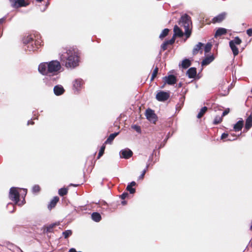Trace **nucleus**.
Masks as SVG:
<instances>
[{"label":"nucleus","instance_id":"obj_1","mask_svg":"<svg viewBox=\"0 0 252 252\" xmlns=\"http://www.w3.org/2000/svg\"><path fill=\"white\" fill-rule=\"evenodd\" d=\"M59 56L63 65L67 68L73 69L79 64V57L74 49L63 48L59 53Z\"/></svg>","mask_w":252,"mask_h":252},{"label":"nucleus","instance_id":"obj_2","mask_svg":"<svg viewBox=\"0 0 252 252\" xmlns=\"http://www.w3.org/2000/svg\"><path fill=\"white\" fill-rule=\"evenodd\" d=\"M61 68L60 62L57 60H53L49 62L42 63L39 64L38 67V71L44 75H50L56 74Z\"/></svg>","mask_w":252,"mask_h":252},{"label":"nucleus","instance_id":"obj_3","mask_svg":"<svg viewBox=\"0 0 252 252\" xmlns=\"http://www.w3.org/2000/svg\"><path fill=\"white\" fill-rule=\"evenodd\" d=\"M24 49L26 51H35L40 46L41 42L39 40H34L32 35H28L23 39Z\"/></svg>","mask_w":252,"mask_h":252},{"label":"nucleus","instance_id":"obj_4","mask_svg":"<svg viewBox=\"0 0 252 252\" xmlns=\"http://www.w3.org/2000/svg\"><path fill=\"white\" fill-rule=\"evenodd\" d=\"M190 17L187 14L183 15L179 21V24L183 27L185 29V34L187 38H189L191 34V32L190 29V26L191 25Z\"/></svg>","mask_w":252,"mask_h":252},{"label":"nucleus","instance_id":"obj_5","mask_svg":"<svg viewBox=\"0 0 252 252\" xmlns=\"http://www.w3.org/2000/svg\"><path fill=\"white\" fill-rule=\"evenodd\" d=\"M19 196L20 193L17 189L15 187L11 188L9 193V197L10 199L13 201L15 204H18L19 206H22L25 202V199H23L21 203H19Z\"/></svg>","mask_w":252,"mask_h":252},{"label":"nucleus","instance_id":"obj_6","mask_svg":"<svg viewBox=\"0 0 252 252\" xmlns=\"http://www.w3.org/2000/svg\"><path fill=\"white\" fill-rule=\"evenodd\" d=\"M170 97V94L168 92L160 91L156 96L157 100L160 102H164L167 100Z\"/></svg>","mask_w":252,"mask_h":252},{"label":"nucleus","instance_id":"obj_7","mask_svg":"<svg viewBox=\"0 0 252 252\" xmlns=\"http://www.w3.org/2000/svg\"><path fill=\"white\" fill-rule=\"evenodd\" d=\"M10 1L12 6L14 8L26 6L28 5L25 0H10Z\"/></svg>","mask_w":252,"mask_h":252},{"label":"nucleus","instance_id":"obj_8","mask_svg":"<svg viewBox=\"0 0 252 252\" xmlns=\"http://www.w3.org/2000/svg\"><path fill=\"white\" fill-rule=\"evenodd\" d=\"M133 155L132 152L129 149H125L122 150L120 152L121 158L128 159L132 157Z\"/></svg>","mask_w":252,"mask_h":252},{"label":"nucleus","instance_id":"obj_9","mask_svg":"<svg viewBox=\"0 0 252 252\" xmlns=\"http://www.w3.org/2000/svg\"><path fill=\"white\" fill-rule=\"evenodd\" d=\"M145 115L147 119L150 121L155 122L156 121V115L153 110L149 108L147 109Z\"/></svg>","mask_w":252,"mask_h":252},{"label":"nucleus","instance_id":"obj_10","mask_svg":"<svg viewBox=\"0 0 252 252\" xmlns=\"http://www.w3.org/2000/svg\"><path fill=\"white\" fill-rule=\"evenodd\" d=\"M163 79L166 83L170 85L175 84L177 81L176 77L173 75H169L167 76H165Z\"/></svg>","mask_w":252,"mask_h":252},{"label":"nucleus","instance_id":"obj_11","mask_svg":"<svg viewBox=\"0 0 252 252\" xmlns=\"http://www.w3.org/2000/svg\"><path fill=\"white\" fill-rule=\"evenodd\" d=\"M226 13L222 12L212 19V22L213 23H220L222 22L226 17Z\"/></svg>","mask_w":252,"mask_h":252},{"label":"nucleus","instance_id":"obj_12","mask_svg":"<svg viewBox=\"0 0 252 252\" xmlns=\"http://www.w3.org/2000/svg\"><path fill=\"white\" fill-rule=\"evenodd\" d=\"M84 84V81L81 79H76L73 82L74 89L77 92L80 90Z\"/></svg>","mask_w":252,"mask_h":252},{"label":"nucleus","instance_id":"obj_13","mask_svg":"<svg viewBox=\"0 0 252 252\" xmlns=\"http://www.w3.org/2000/svg\"><path fill=\"white\" fill-rule=\"evenodd\" d=\"M64 90L63 87L61 85H58L54 88V93L56 95H60L63 94Z\"/></svg>","mask_w":252,"mask_h":252},{"label":"nucleus","instance_id":"obj_14","mask_svg":"<svg viewBox=\"0 0 252 252\" xmlns=\"http://www.w3.org/2000/svg\"><path fill=\"white\" fill-rule=\"evenodd\" d=\"M244 126V121L242 118H240L233 126V130L235 131H239L241 130Z\"/></svg>","mask_w":252,"mask_h":252},{"label":"nucleus","instance_id":"obj_15","mask_svg":"<svg viewBox=\"0 0 252 252\" xmlns=\"http://www.w3.org/2000/svg\"><path fill=\"white\" fill-rule=\"evenodd\" d=\"M252 126V115H250L246 119L244 131H248Z\"/></svg>","mask_w":252,"mask_h":252},{"label":"nucleus","instance_id":"obj_16","mask_svg":"<svg viewBox=\"0 0 252 252\" xmlns=\"http://www.w3.org/2000/svg\"><path fill=\"white\" fill-rule=\"evenodd\" d=\"M204 46V44L202 43L201 42H198V44H197L193 48L192 50V54L193 55H196L198 54L199 51H200V52L202 53V47Z\"/></svg>","mask_w":252,"mask_h":252},{"label":"nucleus","instance_id":"obj_17","mask_svg":"<svg viewBox=\"0 0 252 252\" xmlns=\"http://www.w3.org/2000/svg\"><path fill=\"white\" fill-rule=\"evenodd\" d=\"M215 59L214 55H212L206 57L201 63L202 65H207L212 62Z\"/></svg>","mask_w":252,"mask_h":252},{"label":"nucleus","instance_id":"obj_18","mask_svg":"<svg viewBox=\"0 0 252 252\" xmlns=\"http://www.w3.org/2000/svg\"><path fill=\"white\" fill-rule=\"evenodd\" d=\"M187 74L189 78H193L196 75V69L195 67H190L187 71Z\"/></svg>","mask_w":252,"mask_h":252},{"label":"nucleus","instance_id":"obj_19","mask_svg":"<svg viewBox=\"0 0 252 252\" xmlns=\"http://www.w3.org/2000/svg\"><path fill=\"white\" fill-rule=\"evenodd\" d=\"M59 200V198L58 196H55L50 202L49 204L48 205V208L49 210H51L52 208H54L56 205L57 202Z\"/></svg>","mask_w":252,"mask_h":252},{"label":"nucleus","instance_id":"obj_20","mask_svg":"<svg viewBox=\"0 0 252 252\" xmlns=\"http://www.w3.org/2000/svg\"><path fill=\"white\" fill-rule=\"evenodd\" d=\"M229 46L232 51L234 56H236L239 54L238 48L237 47L236 45L233 44L232 41H229Z\"/></svg>","mask_w":252,"mask_h":252},{"label":"nucleus","instance_id":"obj_21","mask_svg":"<svg viewBox=\"0 0 252 252\" xmlns=\"http://www.w3.org/2000/svg\"><path fill=\"white\" fill-rule=\"evenodd\" d=\"M174 34L173 36H174L175 37L176 36L182 37L183 36L184 34L182 30L177 25H175L174 27Z\"/></svg>","mask_w":252,"mask_h":252},{"label":"nucleus","instance_id":"obj_22","mask_svg":"<svg viewBox=\"0 0 252 252\" xmlns=\"http://www.w3.org/2000/svg\"><path fill=\"white\" fill-rule=\"evenodd\" d=\"M227 30L225 28H219L216 32L215 36L218 37L222 35H224L226 33Z\"/></svg>","mask_w":252,"mask_h":252},{"label":"nucleus","instance_id":"obj_23","mask_svg":"<svg viewBox=\"0 0 252 252\" xmlns=\"http://www.w3.org/2000/svg\"><path fill=\"white\" fill-rule=\"evenodd\" d=\"M91 218L95 222H99L100 221L101 219L100 214L97 212L93 213L91 215Z\"/></svg>","mask_w":252,"mask_h":252},{"label":"nucleus","instance_id":"obj_24","mask_svg":"<svg viewBox=\"0 0 252 252\" xmlns=\"http://www.w3.org/2000/svg\"><path fill=\"white\" fill-rule=\"evenodd\" d=\"M119 133V132H114L111 134L105 142V144H111Z\"/></svg>","mask_w":252,"mask_h":252},{"label":"nucleus","instance_id":"obj_25","mask_svg":"<svg viewBox=\"0 0 252 252\" xmlns=\"http://www.w3.org/2000/svg\"><path fill=\"white\" fill-rule=\"evenodd\" d=\"M191 65L190 61L188 59H184L182 63V66L183 68L186 69Z\"/></svg>","mask_w":252,"mask_h":252},{"label":"nucleus","instance_id":"obj_26","mask_svg":"<svg viewBox=\"0 0 252 252\" xmlns=\"http://www.w3.org/2000/svg\"><path fill=\"white\" fill-rule=\"evenodd\" d=\"M207 109L208 108L206 106L202 107L197 115V118H201L207 111Z\"/></svg>","mask_w":252,"mask_h":252},{"label":"nucleus","instance_id":"obj_27","mask_svg":"<svg viewBox=\"0 0 252 252\" xmlns=\"http://www.w3.org/2000/svg\"><path fill=\"white\" fill-rule=\"evenodd\" d=\"M169 29H164L161 33L160 34L159 36V38L160 39H163L164 37H165L168 33L169 32Z\"/></svg>","mask_w":252,"mask_h":252},{"label":"nucleus","instance_id":"obj_28","mask_svg":"<svg viewBox=\"0 0 252 252\" xmlns=\"http://www.w3.org/2000/svg\"><path fill=\"white\" fill-rule=\"evenodd\" d=\"M67 191H68L67 189L61 188L59 189L58 193L60 196H63L67 193Z\"/></svg>","mask_w":252,"mask_h":252},{"label":"nucleus","instance_id":"obj_29","mask_svg":"<svg viewBox=\"0 0 252 252\" xmlns=\"http://www.w3.org/2000/svg\"><path fill=\"white\" fill-rule=\"evenodd\" d=\"M230 41H232L233 44L234 45H240L242 43L241 39L238 37H235L233 40H230Z\"/></svg>","mask_w":252,"mask_h":252},{"label":"nucleus","instance_id":"obj_30","mask_svg":"<svg viewBox=\"0 0 252 252\" xmlns=\"http://www.w3.org/2000/svg\"><path fill=\"white\" fill-rule=\"evenodd\" d=\"M149 165H150V163H147V165H146V166L145 168L142 171V173L139 176L138 179L139 180L143 179V178L144 177V175H145L147 170H148V168Z\"/></svg>","mask_w":252,"mask_h":252},{"label":"nucleus","instance_id":"obj_31","mask_svg":"<svg viewBox=\"0 0 252 252\" xmlns=\"http://www.w3.org/2000/svg\"><path fill=\"white\" fill-rule=\"evenodd\" d=\"M55 225L56 224L55 223L49 225L46 227V230H44V231L47 233L52 232L53 231V229Z\"/></svg>","mask_w":252,"mask_h":252},{"label":"nucleus","instance_id":"obj_32","mask_svg":"<svg viewBox=\"0 0 252 252\" xmlns=\"http://www.w3.org/2000/svg\"><path fill=\"white\" fill-rule=\"evenodd\" d=\"M222 116L220 117L219 116H217L214 120L213 124L214 125H218L220 124L222 121Z\"/></svg>","mask_w":252,"mask_h":252},{"label":"nucleus","instance_id":"obj_33","mask_svg":"<svg viewBox=\"0 0 252 252\" xmlns=\"http://www.w3.org/2000/svg\"><path fill=\"white\" fill-rule=\"evenodd\" d=\"M105 149V146L104 145V144H103L101 147V148L99 150V153L98 154V156H97V158H99L103 155V154H104Z\"/></svg>","mask_w":252,"mask_h":252},{"label":"nucleus","instance_id":"obj_34","mask_svg":"<svg viewBox=\"0 0 252 252\" xmlns=\"http://www.w3.org/2000/svg\"><path fill=\"white\" fill-rule=\"evenodd\" d=\"M212 44L210 43H207L204 47V51L206 53L210 51L212 48Z\"/></svg>","mask_w":252,"mask_h":252},{"label":"nucleus","instance_id":"obj_35","mask_svg":"<svg viewBox=\"0 0 252 252\" xmlns=\"http://www.w3.org/2000/svg\"><path fill=\"white\" fill-rule=\"evenodd\" d=\"M72 234V231L71 230H67L63 232V235L64 238H67Z\"/></svg>","mask_w":252,"mask_h":252},{"label":"nucleus","instance_id":"obj_36","mask_svg":"<svg viewBox=\"0 0 252 252\" xmlns=\"http://www.w3.org/2000/svg\"><path fill=\"white\" fill-rule=\"evenodd\" d=\"M158 70V68L157 66L154 69L151 78V81H153L154 78L157 76Z\"/></svg>","mask_w":252,"mask_h":252},{"label":"nucleus","instance_id":"obj_37","mask_svg":"<svg viewBox=\"0 0 252 252\" xmlns=\"http://www.w3.org/2000/svg\"><path fill=\"white\" fill-rule=\"evenodd\" d=\"M40 187L37 185H35L32 187V191L33 193H37L40 191Z\"/></svg>","mask_w":252,"mask_h":252},{"label":"nucleus","instance_id":"obj_38","mask_svg":"<svg viewBox=\"0 0 252 252\" xmlns=\"http://www.w3.org/2000/svg\"><path fill=\"white\" fill-rule=\"evenodd\" d=\"M126 190L129 192L130 194H133L135 192V189L133 188L131 185H127L126 187Z\"/></svg>","mask_w":252,"mask_h":252},{"label":"nucleus","instance_id":"obj_39","mask_svg":"<svg viewBox=\"0 0 252 252\" xmlns=\"http://www.w3.org/2000/svg\"><path fill=\"white\" fill-rule=\"evenodd\" d=\"M185 97H181L180 99V101L181 102L180 103H178L176 105V109H177L178 108H181V107L183 106L184 102Z\"/></svg>","mask_w":252,"mask_h":252},{"label":"nucleus","instance_id":"obj_40","mask_svg":"<svg viewBox=\"0 0 252 252\" xmlns=\"http://www.w3.org/2000/svg\"><path fill=\"white\" fill-rule=\"evenodd\" d=\"M175 40V37H174V36H173V37H172L171 39H170V40H166V41H165V42H167V44L168 45H172L174 43Z\"/></svg>","mask_w":252,"mask_h":252},{"label":"nucleus","instance_id":"obj_41","mask_svg":"<svg viewBox=\"0 0 252 252\" xmlns=\"http://www.w3.org/2000/svg\"><path fill=\"white\" fill-rule=\"evenodd\" d=\"M132 128L135 130L138 133H141V128L139 126L135 125L132 126Z\"/></svg>","mask_w":252,"mask_h":252},{"label":"nucleus","instance_id":"obj_42","mask_svg":"<svg viewBox=\"0 0 252 252\" xmlns=\"http://www.w3.org/2000/svg\"><path fill=\"white\" fill-rule=\"evenodd\" d=\"M7 208L11 207V208H13L12 210H9V212L10 213H13L14 212V205L12 203H8L7 205Z\"/></svg>","mask_w":252,"mask_h":252},{"label":"nucleus","instance_id":"obj_43","mask_svg":"<svg viewBox=\"0 0 252 252\" xmlns=\"http://www.w3.org/2000/svg\"><path fill=\"white\" fill-rule=\"evenodd\" d=\"M167 42H165V41L161 44V48L163 51H164L167 49Z\"/></svg>","mask_w":252,"mask_h":252},{"label":"nucleus","instance_id":"obj_44","mask_svg":"<svg viewBox=\"0 0 252 252\" xmlns=\"http://www.w3.org/2000/svg\"><path fill=\"white\" fill-rule=\"evenodd\" d=\"M229 112V108H227L226 109H225L222 113V115L221 116L223 117L224 116H225V115H226L227 114H228Z\"/></svg>","mask_w":252,"mask_h":252},{"label":"nucleus","instance_id":"obj_45","mask_svg":"<svg viewBox=\"0 0 252 252\" xmlns=\"http://www.w3.org/2000/svg\"><path fill=\"white\" fill-rule=\"evenodd\" d=\"M128 194L127 192H124L121 195V198L122 199H125L127 196Z\"/></svg>","mask_w":252,"mask_h":252},{"label":"nucleus","instance_id":"obj_46","mask_svg":"<svg viewBox=\"0 0 252 252\" xmlns=\"http://www.w3.org/2000/svg\"><path fill=\"white\" fill-rule=\"evenodd\" d=\"M247 33L249 36H252V29L247 30Z\"/></svg>","mask_w":252,"mask_h":252},{"label":"nucleus","instance_id":"obj_47","mask_svg":"<svg viewBox=\"0 0 252 252\" xmlns=\"http://www.w3.org/2000/svg\"><path fill=\"white\" fill-rule=\"evenodd\" d=\"M228 136V134L226 133H223L222 134H221V139H224L226 138H227Z\"/></svg>","mask_w":252,"mask_h":252},{"label":"nucleus","instance_id":"obj_48","mask_svg":"<svg viewBox=\"0 0 252 252\" xmlns=\"http://www.w3.org/2000/svg\"><path fill=\"white\" fill-rule=\"evenodd\" d=\"M128 185H131V186L132 187V186H134L136 185V183L134 181L131 182Z\"/></svg>","mask_w":252,"mask_h":252},{"label":"nucleus","instance_id":"obj_49","mask_svg":"<svg viewBox=\"0 0 252 252\" xmlns=\"http://www.w3.org/2000/svg\"><path fill=\"white\" fill-rule=\"evenodd\" d=\"M5 21V18H2L0 19V25L4 22Z\"/></svg>","mask_w":252,"mask_h":252},{"label":"nucleus","instance_id":"obj_50","mask_svg":"<svg viewBox=\"0 0 252 252\" xmlns=\"http://www.w3.org/2000/svg\"><path fill=\"white\" fill-rule=\"evenodd\" d=\"M33 122H32V120L28 121V123H27L28 125H33Z\"/></svg>","mask_w":252,"mask_h":252},{"label":"nucleus","instance_id":"obj_51","mask_svg":"<svg viewBox=\"0 0 252 252\" xmlns=\"http://www.w3.org/2000/svg\"><path fill=\"white\" fill-rule=\"evenodd\" d=\"M69 252H77L74 248H71L69 250Z\"/></svg>","mask_w":252,"mask_h":252},{"label":"nucleus","instance_id":"obj_52","mask_svg":"<svg viewBox=\"0 0 252 252\" xmlns=\"http://www.w3.org/2000/svg\"><path fill=\"white\" fill-rule=\"evenodd\" d=\"M182 86V83L181 82H180L179 83H178V84H177V87H178V88H180V87H181Z\"/></svg>","mask_w":252,"mask_h":252},{"label":"nucleus","instance_id":"obj_53","mask_svg":"<svg viewBox=\"0 0 252 252\" xmlns=\"http://www.w3.org/2000/svg\"><path fill=\"white\" fill-rule=\"evenodd\" d=\"M236 139V138H229V139H228V140H229V141H233V140H235Z\"/></svg>","mask_w":252,"mask_h":252},{"label":"nucleus","instance_id":"obj_54","mask_svg":"<svg viewBox=\"0 0 252 252\" xmlns=\"http://www.w3.org/2000/svg\"><path fill=\"white\" fill-rule=\"evenodd\" d=\"M24 196H25L27 194V189H24Z\"/></svg>","mask_w":252,"mask_h":252},{"label":"nucleus","instance_id":"obj_55","mask_svg":"<svg viewBox=\"0 0 252 252\" xmlns=\"http://www.w3.org/2000/svg\"><path fill=\"white\" fill-rule=\"evenodd\" d=\"M122 204L123 205H125L126 204V201H122Z\"/></svg>","mask_w":252,"mask_h":252},{"label":"nucleus","instance_id":"obj_56","mask_svg":"<svg viewBox=\"0 0 252 252\" xmlns=\"http://www.w3.org/2000/svg\"><path fill=\"white\" fill-rule=\"evenodd\" d=\"M152 156H153V155H152L150 157L149 159V161H150V160H151Z\"/></svg>","mask_w":252,"mask_h":252},{"label":"nucleus","instance_id":"obj_57","mask_svg":"<svg viewBox=\"0 0 252 252\" xmlns=\"http://www.w3.org/2000/svg\"><path fill=\"white\" fill-rule=\"evenodd\" d=\"M231 136H232L233 137H235L236 136V135H235L234 134H231Z\"/></svg>","mask_w":252,"mask_h":252},{"label":"nucleus","instance_id":"obj_58","mask_svg":"<svg viewBox=\"0 0 252 252\" xmlns=\"http://www.w3.org/2000/svg\"><path fill=\"white\" fill-rule=\"evenodd\" d=\"M36 1L38 2H41L42 1H43V0H36Z\"/></svg>","mask_w":252,"mask_h":252},{"label":"nucleus","instance_id":"obj_59","mask_svg":"<svg viewBox=\"0 0 252 252\" xmlns=\"http://www.w3.org/2000/svg\"><path fill=\"white\" fill-rule=\"evenodd\" d=\"M71 186H74V187H76V185H73L72 184H71Z\"/></svg>","mask_w":252,"mask_h":252}]
</instances>
